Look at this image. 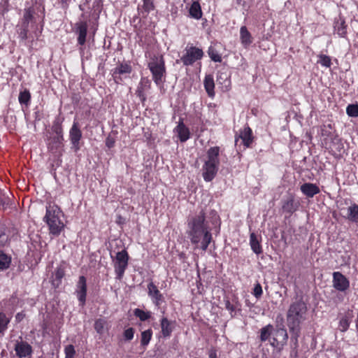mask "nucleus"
Here are the masks:
<instances>
[{"instance_id":"1","label":"nucleus","mask_w":358,"mask_h":358,"mask_svg":"<svg viewBox=\"0 0 358 358\" xmlns=\"http://www.w3.org/2000/svg\"><path fill=\"white\" fill-rule=\"evenodd\" d=\"M188 236L192 244L201 243V249L206 251L212 241L211 229L206 221L203 210L188 220Z\"/></svg>"},{"instance_id":"2","label":"nucleus","mask_w":358,"mask_h":358,"mask_svg":"<svg viewBox=\"0 0 358 358\" xmlns=\"http://www.w3.org/2000/svg\"><path fill=\"white\" fill-rule=\"evenodd\" d=\"M308 308L302 298L292 302L287 313V322L292 334V339L297 343L301 332V324L306 320Z\"/></svg>"},{"instance_id":"3","label":"nucleus","mask_w":358,"mask_h":358,"mask_svg":"<svg viewBox=\"0 0 358 358\" xmlns=\"http://www.w3.org/2000/svg\"><path fill=\"white\" fill-rule=\"evenodd\" d=\"M62 215L63 213L57 205L51 203L47 204L43 221L48 224L50 234L57 236L64 229L65 225L61 220Z\"/></svg>"},{"instance_id":"4","label":"nucleus","mask_w":358,"mask_h":358,"mask_svg":"<svg viewBox=\"0 0 358 358\" xmlns=\"http://www.w3.org/2000/svg\"><path fill=\"white\" fill-rule=\"evenodd\" d=\"M148 68L152 73V79L155 84L161 86L165 82L166 67L162 55L154 56L148 63Z\"/></svg>"},{"instance_id":"5","label":"nucleus","mask_w":358,"mask_h":358,"mask_svg":"<svg viewBox=\"0 0 358 358\" xmlns=\"http://www.w3.org/2000/svg\"><path fill=\"white\" fill-rule=\"evenodd\" d=\"M129 255L126 250H122L116 254L115 262V272L116 279L121 280L128 266Z\"/></svg>"},{"instance_id":"6","label":"nucleus","mask_w":358,"mask_h":358,"mask_svg":"<svg viewBox=\"0 0 358 358\" xmlns=\"http://www.w3.org/2000/svg\"><path fill=\"white\" fill-rule=\"evenodd\" d=\"M185 54L180 58V61L185 66L192 65L196 60L201 59L203 55L201 49L194 46H187Z\"/></svg>"},{"instance_id":"7","label":"nucleus","mask_w":358,"mask_h":358,"mask_svg":"<svg viewBox=\"0 0 358 358\" xmlns=\"http://www.w3.org/2000/svg\"><path fill=\"white\" fill-rule=\"evenodd\" d=\"M64 136H50L48 139V150L56 156H61L64 152Z\"/></svg>"},{"instance_id":"8","label":"nucleus","mask_w":358,"mask_h":358,"mask_svg":"<svg viewBox=\"0 0 358 358\" xmlns=\"http://www.w3.org/2000/svg\"><path fill=\"white\" fill-rule=\"evenodd\" d=\"M281 321L282 323L280 325H277L276 327V329L274 332L273 337V341L271 343V345H273V347L285 345L287 343L288 339V334L287 330L282 324V317H281Z\"/></svg>"},{"instance_id":"9","label":"nucleus","mask_w":358,"mask_h":358,"mask_svg":"<svg viewBox=\"0 0 358 358\" xmlns=\"http://www.w3.org/2000/svg\"><path fill=\"white\" fill-rule=\"evenodd\" d=\"M75 293L76 294L80 305L84 306L85 305L87 296V280L84 275L79 277Z\"/></svg>"},{"instance_id":"10","label":"nucleus","mask_w":358,"mask_h":358,"mask_svg":"<svg viewBox=\"0 0 358 358\" xmlns=\"http://www.w3.org/2000/svg\"><path fill=\"white\" fill-rule=\"evenodd\" d=\"M333 286L338 291L345 292L350 287V281L341 272L336 271L333 273Z\"/></svg>"},{"instance_id":"11","label":"nucleus","mask_w":358,"mask_h":358,"mask_svg":"<svg viewBox=\"0 0 358 358\" xmlns=\"http://www.w3.org/2000/svg\"><path fill=\"white\" fill-rule=\"evenodd\" d=\"M82 138V131L78 122L74 121L69 131V139L76 151L80 149V141Z\"/></svg>"},{"instance_id":"12","label":"nucleus","mask_w":358,"mask_h":358,"mask_svg":"<svg viewBox=\"0 0 358 358\" xmlns=\"http://www.w3.org/2000/svg\"><path fill=\"white\" fill-rule=\"evenodd\" d=\"M88 24L86 21H79L75 24L74 32L78 35V43L83 46L86 43Z\"/></svg>"},{"instance_id":"13","label":"nucleus","mask_w":358,"mask_h":358,"mask_svg":"<svg viewBox=\"0 0 358 358\" xmlns=\"http://www.w3.org/2000/svg\"><path fill=\"white\" fill-rule=\"evenodd\" d=\"M19 358H31L32 347L25 341H17L14 348Z\"/></svg>"},{"instance_id":"14","label":"nucleus","mask_w":358,"mask_h":358,"mask_svg":"<svg viewBox=\"0 0 358 358\" xmlns=\"http://www.w3.org/2000/svg\"><path fill=\"white\" fill-rule=\"evenodd\" d=\"M282 208L284 212L292 214L297 210L299 203L295 200V197L292 194H289L282 201Z\"/></svg>"},{"instance_id":"15","label":"nucleus","mask_w":358,"mask_h":358,"mask_svg":"<svg viewBox=\"0 0 358 358\" xmlns=\"http://www.w3.org/2000/svg\"><path fill=\"white\" fill-rule=\"evenodd\" d=\"M348 25L345 22V18L339 15L336 17L334 21V33L338 35L339 37L346 38L348 34Z\"/></svg>"},{"instance_id":"16","label":"nucleus","mask_w":358,"mask_h":358,"mask_svg":"<svg viewBox=\"0 0 358 358\" xmlns=\"http://www.w3.org/2000/svg\"><path fill=\"white\" fill-rule=\"evenodd\" d=\"M148 295L151 297L155 306H159L164 301V296L159 291L157 287L152 282L148 285Z\"/></svg>"},{"instance_id":"17","label":"nucleus","mask_w":358,"mask_h":358,"mask_svg":"<svg viewBox=\"0 0 358 358\" xmlns=\"http://www.w3.org/2000/svg\"><path fill=\"white\" fill-rule=\"evenodd\" d=\"M238 138L242 140V143L245 148L250 147L253 142V136L252 131L249 126L247 125L243 130H241L238 137L236 138V144L237 143Z\"/></svg>"},{"instance_id":"18","label":"nucleus","mask_w":358,"mask_h":358,"mask_svg":"<svg viewBox=\"0 0 358 358\" xmlns=\"http://www.w3.org/2000/svg\"><path fill=\"white\" fill-rule=\"evenodd\" d=\"M218 171V165L205 163L203 166V177L205 181L210 182L215 177Z\"/></svg>"},{"instance_id":"19","label":"nucleus","mask_w":358,"mask_h":358,"mask_svg":"<svg viewBox=\"0 0 358 358\" xmlns=\"http://www.w3.org/2000/svg\"><path fill=\"white\" fill-rule=\"evenodd\" d=\"M181 142L187 141L190 137L189 129L185 125L182 119H180L178 126L174 129Z\"/></svg>"},{"instance_id":"20","label":"nucleus","mask_w":358,"mask_h":358,"mask_svg":"<svg viewBox=\"0 0 358 358\" xmlns=\"http://www.w3.org/2000/svg\"><path fill=\"white\" fill-rule=\"evenodd\" d=\"M300 189L301 192L309 198L313 197L320 192L319 187L316 184L310 182H306L303 184Z\"/></svg>"},{"instance_id":"21","label":"nucleus","mask_w":358,"mask_h":358,"mask_svg":"<svg viewBox=\"0 0 358 358\" xmlns=\"http://www.w3.org/2000/svg\"><path fill=\"white\" fill-rule=\"evenodd\" d=\"M217 82L218 85H222L224 90H229L231 86L230 75L227 70L218 71Z\"/></svg>"},{"instance_id":"22","label":"nucleus","mask_w":358,"mask_h":358,"mask_svg":"<svg viewBox=\"0 0 358 358\" xmlns=\"http://www.w3.org/2000/svg\"><path fill=\"white\" fill-rule=\"evenodd\" d=\"M64 118L57 116L55 118L51 127L50 136H64L62 123Z\"/></svg>"},{"instance_id":"23","label":"nucleus","mask_w":358,"mask_h":358,"mask_svg":"<svg viewBox=\"0 0 358 358\" xmlns=\"http://www.w3.org/2000/svg\"><path fill=\"white\" fill-rule=\"evenodd\" d=\"M161 332L164 338L170 337L173 330V322L169 321L166 317H162L160 321Z\"/></svg>"},{"instance_id":"24","label":"nucleus","mask_w":358,"mask_h":358,"mask_svg":"<svg viewBox=\"0 0 358 358\" xmlns=\"http://www.w3.org/2000/svg\"><path fill=\"white\" fill-rule=\"evenodd\" d=\"M220 148L217 146L211 147L207 151L208 160L205 163L214 164L219 165Z\"/></svg>"},{"instance_id":"25","label":"nucleus","mask_w":358,"mask_h":358,"mask_svg":"<svg viewBox=\"0 0 358 358\" xmlns=\"http://www.w3.org/2000/svg\"><path fill=\"white\" fill-rule=\"evenodd\" d=\"M203 85L205 90L210 97L215 96V83L212 75H206L204 78Z\"/></svg>"},{"instance_id":"26","label":"nucleus","mask_w":358,"mask_h":358,"mask_svg":"<svg viewBox=\"0 0 358 358\" xmlns=\"http://www.w3.org/2000/svg\"><path fill=\"white\" fill-rule=\"evenodd\" d=\"M65 275V266L64 264H60L57 267L54 273V278L52 280V284L55 287H59L62 283V280Z\"/></svg>"},{"instance_id":"27","label":"nucleus","mask_w":358,"mask_h":358,"mask_svg":"<svg viewBox=\"0 0 358 358\" xmlns=\"http://www.w3.org/2000/svg\"><path fill=\"white\" fill-rule=\"evenodd\" d=\"M250 245L252 250L256 254L259 255L262 253V248L257 235L255 233H251L250 236Z\"/></svg>"},{"instance_id":"28","label":"nucleus","mask_w":358,"mask_h":358,"mask_svg":"<svg viewBox=\"0 0 358 358\" xmlns=\"http://www.w3.org/2000/svg\"><path fill=\"white\" fill-rule=\"evenodd\" d=\"M241 40L243 45L245 47L252 43V36L245 26H243L240 29Z\"/></svg>"},{"instance_id":"29","label":"nucleus","mask_w":358,"mask_h":358,"mask_svg":"<svg viewBox=\"0 0 358 358\" xmlns=\"http://www.w3.org/2000/svg\"><path fill=\"white\" fill-rule=\"evenodd\" d=\"M189 15L196 20L202 17L201 6L198 1H194L189 8Z\"/></svg>"},{"instance_id":"30","label":"nucleus","mask_w":358,"mask_h":358,"mask_svg":"<svg viewBox=\"0 0 358 358\" xmlns=\"http://www.w3.org/2000/svg\"><path fill=\"white\" fill-rule=\"evenodd\" d=\"M10 264L11 257L0 250V270H6L10 267Z\"/></svg>"},{"instance_id":"31","label":"nucleus","mask_w":358,"mask_h":358,"mask_svg":"<svg viewBox=\"0 0 358 358\" xmlns=\"http://www.w3.org/2000/svg\"><path fill=\"white\" fill-rule=\"evenodd\" d=\"M348 219L355 223H358V205L354 203L348 207Z\"/></svg>"},{"instance_id":"32","label":"nucleus","mask_w":358,"mask_h":358,"mask_svg":"<svg viewBox=\"0 0 358 358\" xmlns=\"http://www.w3.org/2000/svg\"><path fill=\"white\" fill-rule=\"evenodd\" d=\"M273 327L271 324H268L261 329L260 340L262 342H264L269 338L273 331Z\"/></svg>"},{"instance_id":"33","label":"nucleus","mask_w":358,"mask_h":358,"mask_svg":"<svg viewBox=\"0 0 358 358\" xmlns=\"http://www.w3.org/2000/svg\"><path fill=\"white\" fill-rule=\"evenodd\" d=\"M115 73H119V75L124 73H130L132 71L131 66L127 63H121L114 69Z\"/></svg>"},{"instance_id":"34","label":"nucleus","mask_w":358,"mask_h":358,"mask_svg":"<svg viewBox=\"0 0 358 358\" xmlns=\"http://www.w3.org/2000/svg\"><path fill=\"white\" fill-rule=\"evenodd\" d=\"M19 102L22 105L28 106L31 100V94L27 89L21 91L18 97Z\"/></svg>"},{"instance_id":"35","label":"nucleus","mask_w":358,"mask_h":358,"mask_svg":"<svg viewBox=\"0 0 358 358\" xmlns=\"http://www.w3.org/2000/svg\"><path fill=\"white\" fill-rule=\"evenodd\" d=\"M10 318L3 312H0V334H3L8 329Z\"/></svg>"},{"instance_id":"36","label":"nucleus","mask_w":358,"mask_h":358,"mask_svg":"<svg viewBox=\"0 0 358 358\" xmlns=\"http://www.w3.org/2000/svg\"><path fill=\"white\" fill-rule=\"evenodd\" d=\"M106 321L104 319H97L94 322V329L97 332V334L102 335L106 329Z\"/></svg>"},{"instance_id":"37","label":"nucleus","mask_w":358,"mask_h":358,"mask_svg":"<svg viewBox=\"0 0 358 358\" xmlns=\"http://www.w3.org/2000/svg\"><path fill=\"white\" fill-rule=\"evenodd\" d=\"M152 335V331L149 329L145 330L141 333V345L143 346H146L150 343Z\"/></svg>"},{"instance_id":"38","label":"nucleus","mask_w":358,"mask_h":358,"mask_svg":"<svg viewBox=\"0 0 358 358\" xmlns=\"http://www.w3.org/2000/svg\"><path fill=\"white\" fill-rule=\"evenodd\" d=\"M134 315L140 319L141 321H146L150 317V312H145L144 310L136 308L134 311Z\"/></svg>"},{"instance_id":"39","label":"nucleus","mask_w":358,"mask_h":358,"mask_svg":"<svg viewBox=\"0 0 358 358\" xmlns=\"http://www.w3.org/2000/svg\"><path fill=\"white\" fill-rule=\"evenodd\" d=\"M208 55L210 59L215 62H221L222 57L218 52L213 47H210L208 51Z\"/></svg>"},{"instance_id":"40","label":"nucleus","mask_w":358,"mask_h":358,"mask_svg":"<svg viewBox=\"0 0 358 358\" xmlns=\"http://www.w3.org/2000/svg\"><path fill=\"white\" fill-rule=\"evenodd\" d=\"M346 113L350 117H358V104H350L347 106Z\"/></svg>"},{"instance_id":"41","label":"nucleus","mask_w":358,"mask_h":358,"mask_svg":"<svg viewBox=\"0 0 358 358\" xmlns=\"http://www.w3.org/2000/svg\"><path fill=\"white\" fill-rule=\"evenodd\" d=\"M8 241V236L6 234V227L0 224V247L4 246Z\"/></svg>"},{"instance_id":"42","label":"nucleus","mask_w":358,"mask_h":358,"mask_svg":"<svg viewBox=\"0 0 358 358\" xmlns=\"http://www.w3.org/2000/svg\"><path fill=\"white\" fill-rule=\"evenodd\" d=\"M320 60L319 63L325 67H330L331 65V59L329 56H327L326 55H320L319 56Z\"/></svg>"},{"instance_id":"43","label":"nucleus","mask_w":358,"mask_h":358,"mask_svg":"<svg viewBox=\"0 0 358 358\" xmlns=\"http://www.w3.org/2000/svg\"><path fill=\"white\" fill-rule=\"evenodd\" d=\"M34 18V11L30 8L26 9L24 13L22 20L28 23L32 22Z\"/></svg>"},{"instance_id":"44","label":"nucleus","mask_w":358,"mask_h":358,"mask_svg":"<svg viewBox=\"0 0 358 358\" xmlns=\"http://www.w3.org/2000/svg\"><path fill=\"white\" fill-rule=\"evenodd\" d=\"M262 293H263V291H262V285H260L259 282H257L255 285V287H254V289H253V292H252V294L257 299H260L262 295Z\"/></svg>"},{"instance_id":"45","label":"nucleus","mask_w":358,"mask_h":358,"mask_svg":"<svg viewBox=\"0 0 358 358\" xmlns=\"http://www.w3.org/2000/svg\"><path fill=\"white\" fill-rule=\"evenodd\" d=\"M134 335V329L132 327H129L124 330L123 333V336L124 338V340L127 341H130L133 339Z\"/></svg>"},{"instance_id":"46","label":"nucleus","mask_w":358,"mask_h":358,"mask_svg":"<svg viewBox=\"0 0 358 358\" xmlns=\"http://www.w3.org/2000/svg\"><path fill=\"white\" fill-rule=\"evenodd\" d=\"M76 354L73 345H69L65 348L66 358H73Z\"/></svg>"},{"instance_id":"47","label":"nucleus","mask_w":358,"mask_h":358,"mask_svg":"<svg viewBox=\"0 0 358 358\" xmlns=\"http://www.w3.org/2000/svg\"><path fill=\"white\" fill-rule=\"evenodd\" d=\"M17 32L19 38H20V39L22 41H24L28 38V35H27L28 29L21 28V27H17Z\"/></svg>"},{"instance_id":"48","label":"nucleus","mask_w":358,"mask_h":358,"mask_svg":"<svg viewBox=\"0 0 358 358\" xmlns=\"http://www.w3.org/2000/svg\"><path fill=\"white\" fill-rule=\"evenodd\" d=\"M143 8L146 12H150L152 10L155 8L153 0H143Z\"/></svg>"},{"instance_id":"49","label":"nucleus","mask_w":358,"mask_h":358,"mask_svg":"<svg viewBox=\"0 0 358 358\" xmlns=\"http://www.w3.org/2000/svg\"><path fill=\"white\" fill-rule=\"evenodd\" d=\"M136 94L141 99L142 101L145 100V96L143 93V88L142 82L140 83L136 91Z\"/></svg>"},{"instance_id":"50","label":"nucleus","mask_w":358,"mask_h":358,"mask_svg":"<svg viewBox=\"0 0 358 358\" xmlns=\"http://www.w3.org/2000/svg\"><path fill=\"white\" fill-rule=\"evenodd\" d=\"M224 305H225V308L227 310H228L229 311H230L231 317H234V315L232 313L236 311V306L235 305L231 303V302L228 299L224 301Z\"/></svg>"},{"instance_id":"51","label":"nucleus","mask_w":358,"mask_h":358,"mask_svg":"<svg viewBox=\"0 0 358 358\" xmlns=\"http://www.w3.org/2000/svg\"><path fill=\"white\" fill-rule=\"evenodd\" d=\"M340 327L342 328V331H346L349 327V322H348V319L346 318H342L341 320H340Z\"/></svg>"},{"instance_id":"52","label":"nucleus","mask_w":358,"mask_h":358,"mask_svg":"<svg viewBox=\"0 0 358 358\" xmlns=\"http://www.w3.org/2000/svg\"><path fill=\"white\" fill-rule=\"evenodd\" d=\"M115 143V139L113 137H111L110 136H108L106 139V145L108 148H111L114 147Z\"/></svg>"},{"instance_id":"53","label":"nucleus","mask_w":358,"mask_h":358,"mask_svg":"<svg viewBox=\"0 0 358 358\" xmlns=\"http://www.w3.org/2000/svg\"><path fill=\"white\" fill-rule=\"evenodd\" d=\"M113 77L116 83H120L122 81V78L121 77V75H119V73H115V71H113Z\"/></svg>"},{"instance_id":"54","label":"nucleus","mask_w":358,"mask_h":358,"mask_svg":"<svg viewBox=\"0 0 358 358\" xmlns=\"http://www.w3.org/2000/svg\"><path fill=\"white\" fill-rule=\"evenodd\" d=\"M24 317L25 315L22 312L18 313L15 315V320L17 322H20L24 319Z\"/></svg>"},{"instance_id":"55","label":"nucleus","mask_w":358,"mask_h":358,"mask_svg":"<svg viewBox=\"0 0 358 358\" xmlns=\"http://www.w3.org/2000/svg\"><path fill=\"white\" fill-rule=\"evenodd\" d=\"M69 0H61L60 3L62 8L64 9H67L69 7Z\"/></svg>"},{"instance_id":"56","label":"nucleus","mask_w":358,"mask_h":358,"mask_svg":"<svg viewBox=\"0 0 358 358\" xmlns=\"http://www.w3.org/2000/svg\"><path fill=\"white\" fill-rule=\"evenodd\" d=\"M29 23L22 21V23L20 25H17V27H21L26 29H28Z\"/></svg>"},{"instance_id":"57","label":"nucleus","mask_w":358,"mask_h":358,"mask_svg":"<svg viewBox=\"0 0 358 358\" xmlns=\"http://www.w3.org/2000/svg\"><path fill=\"white\" fill-rule=\"evenodd\" d=\"M209 358H217V354L215 350H211L209 352Z\"/></svg>"},{"instance_id":"58","label":"nucleus","mask_w":358,"mask_h":358,"mask_svg":"<svg viewBox=\"0 0 358 358\" xmlns=\"http://www.w3.org/2000/svg\"><path fill=\"white\" fill-rule=\"evenodd\" d=\"M245 304L248 307H252L253 303H251L249 300H245Z\"/></svg>"},{"instance_id":"59","label":"nucleus","mask_w":358,"mask_h":358,"mask_svg":"<svg viewBox=\"0 0 358 358\" xmlns=\"http://www.w3.org/2000/svg\"><path fill=\"white\" fill-rule=\"evenodd\" d=\"M242 0H236V3L238 4V5H241L242 3Z\"/></svg>"},{"instance_id":"60","label":"nucleus","mask_w":358,"mask_h":358,"mask_svg":"<svg viewBox=\"0 0 358 358\" xmlns=\"http://www.w3.org/2000/svg\"><path fill=\"white\" fill-rule=\"evenodd\" d=\"M80 50L81 52H83V48L81 47V48H80Z\"/></svg>"},{"instance_id":"61","label":"nucleus","mask_w":358,"mask_h":358,"mask_svg":"<svg viewBox=\"0 0 358 358\" xmlns=\"http://www.w3.org/2000/svg\"><path fill=\"white\" fill-rule=\"evenodd\" d=\"M253 358H259V357H253Z\"/></svg>"}]
</instances>
